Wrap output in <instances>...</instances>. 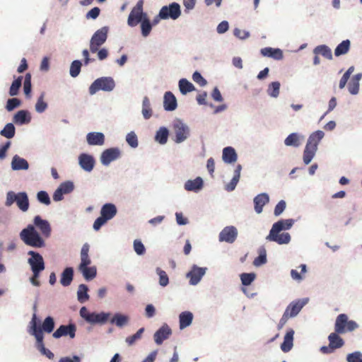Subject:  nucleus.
I'll return each mask as SVG.
<instances>
[{
    "label": "nucleus",
    "instance_id": "f257e3e1",
    "mask_svg": "<svg viewBox=\"0 0 362 362\" xmlns=\"http://www.w3.org/2000/svg\"><path fill=\"white\" fill-rule=\"evenodd\" d=\"M20 238L25 245L33 247H42L45 245V240L31 224L21 230Z\"/></svg>",
    "mask_w": 362,
    "mask_h": 362
},
{
    "label": "nucleus",
    "instance_id": "f03ea898",
    "mask_svg": "<svg viewBox=\"0 0 362 362\" xmlns=\"http://www.w3.org/2000/svg\"><path fill=\"white\" fill-rule=\"evenodd\" d=\"M14 202L16 203L18 209L23 212L27 211L29 209V199L27 193L25 192L18 193H15L13 191L8 192L5 205L11 206Z\"/></svg>",
    "mask_w": 362,
    "mask_h": 362
},
{
    "label": "nucleus",
    "instance_id": "7ed1b4c3",
    "mask_svg": "<svg viewBox=\"0 0 362 362\" xmlns=\"http://www.w3.org/2000/svg\"><path fill=\"white\" fill-rule=\"evenodd\" d=\"M117 214V208L113 204H104L100 210V216L96 218L93 223L95 230H98L109 220L112 219Z\"/></svg>",
    "mask_w": 362,
    "mask_h": 362
},
{
    "label": "nucleus",
    "instance_id": "20e7f679",
    "mask_svg": "<svg viewBox=\"0 0 362 362\" xmlns=\"http://www.w3.org/2000/svg\"><path fill=\"white\" fill-rule=\"evenodd\" d=\"M115 86V81L112 77H100L94 81L89 87V93L93 95L99 90L111 91Z\"/></svg>",
    "mask_w": 362,
    "mask_h": 362
},
{
    "label": "nucleus",
    "instance_id": "39448f33",
    "mask_svg": "<svg viewBox=\"0 0 362 362\" xmlns=\"http://www.w3.org/2000/svg\"><path fill=\"white\" fill-rule=\"evenodd\" d=\"M108 28L105 26L98 30L90 41V50L92 53L98 51L99 47L103 45L107 38Z\"/></svg>",
    "mask_w": 362,
    "mask_h": 362
},
{
    "label": "nucleus",
    "instance_id": "423d86ee",
    "mask_svg": "<svg viewBox=\"0 0 362 362\" xmlns=\"http://www.w3.org/2000/svg\"><path fill=\"white\" fill-rule=\"evenodd\" d=\"M30 334L33 335L36 339L37 348L42 352L45 351V344L43 342L44 335L42 332V329L37 325V319L35 313L33 314L31 321L30 322Z\"/></svg>",
    "mask_w": 362,
    "mask_h": 362
},
{
    "label": "nucleus",
    "instance_id": "0eeeda50",
    "mask_svg": "<svg viewBox=\"0 0 362 362\" xmlns=\"http://www.w3.org/2000/svg\"><path fill=\"white\" fill-rule=\"evenodd\" d=\"M143 0H139L136 5L131 11L128 17V25L131 27L136 26L144 18L147 17V14L143 12Z\"/></svg>",
    "mask_w": 362,
    "mask_h": 362
},
{
    "label": "nucleus",
    "instance_id": "6e6552de",
    "mask_svg": "<svg viewBox=\"0 0 362 362\" xmlns=\"http://www.w3.org/2000/svg\"><path fill=\"white\" fill-rule=\"evenodd\" d=\"M181 14L180 6L177 3L173 2L169 6H163L158 17L160 19H177Z\"/></svg>",
    "mask_w": 362,
    "mask_h": 362
},
{
    "label": "nucleus",
    "instance_id": "1a4fd4ad",
    "mask_svg": "<svg viewBox=\"0 0 362 362\" xmlns=\"http://www.w3.org/2000/svg\"><path fill=\"white\" fill-rule=\"evenodd\" d=\"M173 129L175 134V141L180 143L185 141L189 136V128L181 120L177 119L174 122Z\"/></svg>",
    "mask_w": 362,
    "mask_h": 362
},
{
    "label": "nucleus",
    "instance_id": "9d476101",
    "mask_svg": "<svg viewBox=\"0 0 362 362\" xmlns=\"http://www.w3.org/2000/svg\"><path fill=\"white\" fill-rule=\"evenodd\" d=\"M28 254L31 256L28 262L32 272H41L43 271L45 267L42 255L34 251H29Z\"/></svg>",
    "mask_w": 362,
    "mask_h": 362
},
{
    "label": "nucleus",
    "instance_id": "9b49d317",
    "mask_svg": "<svg viewBox=\"0 0 362 362\" xmlns=\"http://www.w3.org/2000/svg\"><path fill=\"white\" fill-rule=\"evenodd\" d=\"M120 156L121 152L118 148H110L102 153L100 161L103 165H108L112 161L119 158Z\"/></svg>",
    "mask_w": 362,
    "mask_h": 362
},
{
    "label": "nucleus",
    "instance_id": "f8f14e48",
    "mask_svg": "<svg viewBox=\"0 0 362 362\" xmlns=\"http://www.w3.org/2000/svg\"><path fill=\"white\" fill-rule=\"evenodd\" d=\"M238 236V230L234 226H226L219 233L218 239L221 242L233 243Z\"/></svg>",
    "mask_w": 362,
    "mask_h": 362
},
{
    "label": "nucleus",
    "instance_id": "ddd939ff",
    "mask_svg": "<svg viewBox=\"0 0 362 362\" xmlns=\"http://www.w3.org/2000/svg\"><path fill=\"white\" fill-rule=\"evenodd\" d=\"M76 327L74 324L68 325H61L52 334L55 339H59L64 336H69L73 339L76 336Z\"/></svg>",
    "mask_w": 362,
    "mask_h": 362
},
{
    "label": "nucleus",
    "instance_id": "4468645a",
    "mask_svg": "<svg viewBox=\"0 0 362 362\" xmlns=\"http://www.w3.org/2000/svg\"><path fill=\"white\" fill-rule=\"evenodd\" d=\"M34 225L40 230L42 236L48 238L51 234V226L47 220L42 219L40 216H35Z\"/></svg>",
    "mask_w": 362,
    "mask_h": 362
},
{
    "label": "nucleus",
    "instance_id": "2eb2a0df",
    "mask_svg": "<svg viewBox=\"0 0 362 362\" xmlns=\"http://www.w3.org/2000/svg\"><path fill=\"white\" fill-rule=\"evenodd\" d=\"M267 240L269 241H274L279 245L288 244L291 240V236L288 233H282L279 234V232H274L270 230L269 235L267 237Z\"/></svg>",
    "mask_w": 362,
    "mask_h": 362
},
{
    "label": "nucleus",
    "instance_id": "dca6fc26",
    "mask_svg": "<svg viewBox=\"0 0 362 362\" xmlns=\"http://www.w3.org/2000/svg\"><path fill=\"white\" fill-rule=\"evenodd\" d=\"M78 163L81 168L87 172H90L95 165L94 158L87 153H81L79 156Z\"/></svg>",
    "mask_w": 362,
    "mask_h": 362
},
{
    "label": "nucleus",
    "instance_id": "f3484780",
    "mask_svg": "<svg viewBox=\"0 0 362 362\" xmlns=\"http://www.w3.org/2000/svg\"><path fill=\"white\" fill-rule=\"evenodd\" d=\"M172 332L170 328L167 325H163L154 334V341L158 345H160L164 340L167 339L171 334Z\"/></svg>",
    "mask_w": 362,
    "mask_h": 362
},
{
    "label": "nucleus",
    "instance_id": "a211bd4d",
    "mask_svg": "<svg viewBox=\"0 0 362 362\" xmlns=\"http://www.w3.org/2000/svg\"><path fill=\"white\" fill-rule=\"evenodd\" d=\"M306 303L307 301L304 300L293 301L287 306L285 312L287 313L291 317H295L299 313Z\"/></svg>",
    "mask_w": 362,
    "mask_h": 362
},
{
    "label": "nucleus",
    "instance_id": "6ab92c4d",
    "mask_svg": "<svg viewBox=\"0 0 362 362\" xmlns=\"http://www.w3.org/2000/svg\"><path fill=\"white\" fill-rule=\"evenodd\" d=\"M260 53L264 57H271L276 60L283 59V52L279 48L264 47L260 50Z\"/></svg>",
    "mask_w": 362,
    "mask_h": 362
},
{
    "label": "nucleus",
    "instance_id": "aec40b11",
    "mask_svg": "<svg viewBox=\"0 0 362 362\" xmlns=\"http://www.w3.org/2000/svg\"><path fill=\"white\" fill-rule=\"evenodd\" d=\"M87 142L91 146H101L105 143V136L101 132H90L86 136Z\"/></svg>",
    "mask_w": 362,
    "mask_h": 362
},
{
    "label": "nucleus",
    "instance_id": "412c9836",
    "mask_svg": "<svg viewBox=\"0 0 362 362\" xmlns=\"http://www.w3.org/2000/svg\"><path fill=\"white\" fill-rule=\"evenodd\" d=\"M163 106L167 111H173L177 108L176 98L170 91L166 92L164 95Z\"/></svg>",
    "mask_w": 362,
    "mask_h": 362
},
{
    "label": "nucleus",
    "instance_id": "4be33fe9",
    "mask_svg": "<svg viewBox=\"0 0 362 362\" xmlns=\"http://www.w3.org/2000/svg\"><path fill=\"white\" fill-rule=\"evenodd\" d=\"M110 315V313L103 312L100 313H91V315L86 317V321L92 324H105L107 321Z\"/></svg>",
    "mask_w": 362,
    "mask_h": 362
},
{
    "label": "nucleus",
    "instance_id": "5701e85b",
    "mask_svg": "<svg viewBox=\"0 0 362 362\" xmlns=\"http://www.w3.org/2000/svg\"><path fill=\"white\" fill-rule=\"evenodd\" d=\"M269 201V195L266 193L258 194L254 198L255 210L257 214L262 211L263 206Z\"/></svg>",
    "mask_w": 362,
    "mask_h": 362
},
{
    "label": "nucleus",
    "instance_id": "b1692460",
    "mask_svg": "<svg viewBox=\"0 0 362 362\" xmlns=\"http://www.w3.org/2000/svg\"><path fill=\"white\" fill-rule=\"evenodd\" d=\"M348 322V317L346 314H340L337 317L334 331L337 333L343 334L346 332V327Z\"/></svg>",
    "mask_w": 362,
    "mask_h": 362
},
{
    "label": "nucleus",
    "instance_id": "393cba45",
    "mask_svg": "<svg viewBox=\"0 0 362 362\" xmlns=\"http://www.w3.org/2000/svg\"><path fill=\"white\" fill-rule=\"evenodd\" d=\"M294 223L293 219H282L273 224L271 230L274 232H281L283 230H288L291 228Z\"/></svg>",
    "mask_w": 362,
    "mask_h": 362
},
{
    "label": "nucleus",
    "instance_id": "a878e982",
    "mask_svg": "<svg viewBox=\"0 0 362 362\" xmlns=\"http://www.w3.org/2000/svg\"><path fill=\"white\" fill-rule=\"evenodd\" d=\"M324 132L322 131L318 130L313 132L308 138L306 146L310 148H313L315 149H317V145L321 141V139L324 137Z\"/></svg>",
    "mask_w": 362,
    "mask_h": 362
},
{
    "label": "nucleus",
    "instance_id": "bb28decb",
    "mask_svg": "<svg viewBox=\"0 0 362 362\" xmlns=\"http://www.w3.org/2000/svg\"><path fill=\"white\" fill-rule=\"evenodd\" d=\"M222 158L226 163H233L237 160L238 156L233 147L228 146L223 150Z\"/></svg>",
    "mask_w": 362,
    "mask_h": 362
},
{
    "label": "nucleus",
    "instance_id": "cd10ccee",
    "mask_svg": "<svg viewBox=\"0 0 362 362\" xmlns=\"http://www.w3.org/2000/svg\"><path fill=\"white\" fill-rule=\"evenodd\" d=\"M204 275V269L193 267V269L187 274L189 279V282L192 285H196L201 280Z\"/></svg>",
    "mask_w": 362,
    "mask_h": 362
},
{
    "label": "nucleus",
    "instance_id": "c85d7f7f",
    "mask_svg": "<svg viewBox=\"0 0 362 362\" xmlns=\"http://www.w3.org/2000/svg\"><path fill=\"white\" fill-rule=\"evenodd\" d=\"M294 331L290 329L288 331L284 336V341L281 344V349L282 351L286 353L288 352L293 347Z\"/></svg>",
    "mask_w": 362,
    "mask_h": 362
},
{
    "label": "nucleus",
    "instance_id": "c756f323",
    "mask_svg": "<svg viewBox=\"0 0 362 362\" xmlns=\"http://www.w3.org/2000/svg\"><path fill=\"white\" fill-rule=\"evenodd\" d=\"M11 167L14 170H28L29 164L25 159L16 155L13 157Z\"/></svg>",
    "mask_w": 362,
    "mask_h": 362
},
{
    "label": "nucleus",
    "instance_id": "7c9ffc66",
    "mask_svg": "<svg viewBox=\"0 0 362 362\" xmlns=\"http://www.w3.org/2000/svg\"><path fill=\"white\" fill-rule=\"evenodd\" d=\"M241 170H242V166H241V165L238 164L234 170V175H233L232 180L225 187V189L226 191L231 192L235 189L238 182H239L240 177Z\"/></svg>",
    "mask_w": 362,
    "mask_h": 362
},
{
    "label": "nucleus",
    "instance_id": "2f4dec72",
    "mask_svg": "<svg viewBox=\"0 0 362 362\" xmlns=\"http://www.w3.org/2000/svg\"><path fill=\"white\" fill-rule=\"evenodd\" d=\"M74 277V269L72 267H66L61 274L60 283L63 286H69Z\"/></svg>",
    "mask_w": 362,
    "mask_h": 362
},
{
    "label": "nucleus",
    "instance_id": "473e14b6",
    "mask_svg": "<svg viewBox=\"0 0 362 362\" xmlns=\"http://www.w3.org/2000/svg\"><path fill=\"white\" fill-rule=\"evenodd\" d=\"M203 185L202 178L200 177L192 180H187L185 184V189L187 191L197 192L200 190Z\"/></svg>",
    "mask_w": 362,
    "mask_h": 362
},
{
    "label": "nucleus",
    "instance_id": "72a5a7b5",
    "mask_svg": "<svg viewBox=\"0 0 362 362\" xmlns=\"http://www.w3.org/2000/svg\"><path fill=\"white\" fill-rule=\"evenodd\" d=\"M89 245L88 243H85L81 250V263L79 264L78 268H82L84 267H88L90 264L91 260L88 255L89 252Z\"/></svg>",
    "mask_w": 362,
    "mask_h": 362
},
{
    "label": "nucleus",
    "instance_id": "f704fd0d",
    "mask_svg": "<svg viewBox=\"0 0 362 362\" xmlns=\"http://www.w3.org/2000/svg\"><path fill=\"white\" fill-rule=\"evenodd\" d=\"M339 333L332 332L328 336L329 344L335 349L342 347L344 344V339L339 337Z\"/></svg>",
    "mask_w": 362,
    "mask_h": 362
},
{
    "label": "nucleus",
    "instance_id": "c9c22d12",
    "mask_svg": "<svg viewBox=\"0 0 362 362\" xmlns=\"http://www.w3.org/2000/svg\"><path fill=\"white\" fill-rule=\"evenodd\" d=\"M30 119V116L26 110H20L13 117V122L20 124L29 123Z\"/></svg>",
    "mask_w": 362,
    "mask_h": 362
},
{
    "label": "nucleus",
    "instance_id": "e433bc0d",
    "mask_svg": "<svg viewBox=\"0 0 362 362\" xmlns=\"http://www.w3.org/2000/svg\"><path fill=\"white\" fill-rule=\"evenodd\" d=\"M180 328L184 329L189 325L192 322L193 315L192 313L189 311L182 312L180 314Z\"/></svg>",
    "mask_w": 362,
    "mask_h": 362
},
{
    "label": "nucleus",
    "instance_id": "4c0bfd02",
    "mask_svg": "<svg viewBox=\"0 0 362 362\" xmlns=\"http://www.w3.org/2000/svg\"><path fill=\"white\" fill-rule=\"evenodd\" d=\"M351 42L349 40H343L334 49V55L339 57L346 54L350 49Z\"/></svg>",
    "mask_w": 362,
    "mask_h": 362
},
{
    "label": "nucleus",
    "instance_id": "58836bf2",
    "mask_svg": "<svg viewBox=\"0 0 362 362\" xmlns=\"http://www.w3.org/2000/svg\"><path fill=\"white\" fill-rule=\"evenodd\" d=\"M179 88L180 93L183 95L195 90L194 85L186 78H182L179 81Z\"/></svg>",
    "mask_w": 362,
    "mask_h": 362
},
{
    "label": "nucleus",
    "instance_id": "ea45409f",
    "mask_svg": "<svg viewBox=\"0 0 362 362\" xmlns=\"http://www.w3.org/2000/svg\"><path fill=\"white\" fill-rule=\"evenodd\" d=\"M79 271L83 274V277L88 280L93 279L97 274V270L95 267H84L78 268Z\"/></svg>",
    "mask_w": 362,
    "mask_h": 362
},
{
    "label": "nucleus",
    "instance_id": "a19ab883",
    "mask_svg": "<svg viewBox=\"0 0 362 362\" xmlns=\"http://www.w3.org/2000/svg\"><path fill=\"white\" fill-rule=\"evenodd\" d=\"M314 53L315 54H320L322 57H324L325 58L328 59H332L331 49L325 45L317 46L314 49Z\"/></svg>",
    "mask_w": 362,
    "mask_h": 362
},
{
    "label": "nucleus",
    "instance_id": "79ce46f5",
    "mask_svg": "<svg viewBox=\"0 0 362 362\" xmlns=\"http://www.w3.org/2000/svg\"><path fill=\"white\" fill-rule=\"evenodd\" d=\"M88 288L85 284H80L78 286V289L77 291V298L78 300L83 303L89 299V296L88 294Z\"/></svg>",
    "mask_w": 362,
    "mask_h": 362
},
{
    "label": "nucleus",
    "instance_id": "37998d69",
    "mask_svg": "<svg viewBox=\"0 0 362 362\" xmlns=\"http://www.w3.org/2000/svg\"><path fill=\"white\" fill-rule=\"evenodd\" d=\"M129 321V317L126 315L117 313L111 319L110 322L112 324H115L117 327H122L127 325Z\"/></svg>",
    "mask_w": 362,
    "mask_h": 362
},
{
    "label": "nucleus",
    "instance_id": "c03bdc74",
    "mask_svg": "<svg viewBox=\"0 0 362 362\" xmlns=\"http://www.w3.org/2000/svg\"><path fill=\"white\" fill-rule=\"evenodd\" d=\"M40 327V329H42V332L43 333V332H47V333H51L53 330H54V319L49 316V317H47L42 324V326H39Z\"/></svg>",
    "mask_w": 362,
    "mask_h": 362
},
{
    "label": "nucleus",
    "instance_id": "a18cd8bd",
    "mask_svg": "<svg viewBox=\"0 0 362 362\" xmlns=\"http://www.w3.org/2000/svg\"><path fill=\"white\" fill-rule=\"evenodd\" d=\"M142 115L146 119H148L152 116L150 100L147 97H144L143 99Z\"/></svg>",
    "mask_w": 362,
    "mask_h": 362
},
{
    "label": "nucleus",
    "instance_id": "49530a36",
    "mask_svg": "<svg viewBox=\"0 0 362 362\" xmlns=\"http://www.w3.org/2000/svg\"><path fill=\"white\" fill-rule=\"evenodd\" d=\"M168 130L165 127H161L157 132L156 140L160 144H165L168 141Z\"/></svg>",
    "mask_w": 362,
    "mask_h": 362
},
{
    "label": "nucleus",
    "instance_id": "de8ad7c7",
    "mask_svg": "<svg viewBox=\"0 0 362 362\" xmlns=\"http://www.w3.org/2000/svg\"><path fill=\"white\" fill-rule=\"evenodd\" d=\"M316 151L317 150L313 148H310L305 146L303 152V162L305 165H308L311 162L312 159L313 158L316 153Z\"/></svg>",
    "mask_w": 362,
    "mask_h": 362
},
{
    "label": "nucleus",
    "instance_id": "09e8293b",
    "mask_svg": "<svg viewBox=\"0 0 362 362\" xmlns=\"http://www.w3.org/2000/svg\"><path fill=\"white\" fill-rule=\"evenodd\" d=\"M45 93L44 92L42 93L35 104V110L39 113L45 112L47 108V104L45 101Z\"/></svg>",
    "mask_w": 362,
    "mask_h": 362
},
{
    "label": "nucleus",
    "instance_id": "8fccbe9b",
    "mask_svg": "<svg viewBox=\"0 0 362 362\" xmlns=\"http://www.w3.org/2000/svg\"><path fill=\"white\" fill-rule=\"evenodd\" d=\"M1 135L7 138L11 139L15 135V127L13 124H7L0 132Z\"/></svg>",
    "mask_w": 362,
    "mask_h": 362
},
{
    "label": "nucleus",
    "instance_id": "3c124183",
    "mask_svg": "<svg viewBox=\"0 0 362 362\" xmlns=\"http://www.w3.org/2000/svg\"><path fill=\"white\" fill-rule=\"evenodd\" d=\"M22 80L23 77L19 76L13 81L9 89V95L11 96H15L18 93L19 88L22 84Z\"/></svg>",
    "mask_w": 362,
    "mask_h": 362
},
{
    "label": "nucleus",
    "instance_id": "603ef678",
    "mask_svg": "<svg viewBox=\"0 0 362 362\" xmlns=\"http://www.w3.org/2000/svg\"><path fill=\"white\" fill-rule=\"evenodd\" d=\"M284 144L286 146H298L300 145V143L298 134L296 133H292L289 134L284 140Z\"/></svg>",
    "mask_w": 362,
    "mask_h": 362
},
{
    "label": "nucleus",
    "instance_id": "864d4df0",
    "mask_svg": "<svg viewBox=\"0 0 362 362\" xmlns=\"http://www.w3.org/2000/svg\"><path fill=\"white\" fill-rule=\"evenodd\" d=\"M279 89L280 83L278 81H274L269 84L267 92L270 96L276 98L279 95Z\"/></svg>",
    "mask_w": 362,
    "mask_h": 362
},
{
    "label": "nucleus",
    "instance_id": "5fc2aeb1",
    "mask_svg": "<svg viewBox=\"0 0 362 362\" xmlns=\"http://www.w3.org/2000/svg\"><path fill=\"white\" fill-rule=\"evenodd\" d=\"M140 23H141V33H142L143 36H144V37L148 36L152 29V26H151V24L150 23V21H149L148 16L146 18H144V20L142 21H141Z\"/></svg>",
    "mask_w": 362,
    "mask_h": 362
},
{
    "label": "nucleus",
    "instance_id": "6e6d98bb",
    "mask_svg": "<svg viewBox=\"0 0 362 362\" xmlns=\"http://www.w3.org/2000/svg\"><path fill=\"white\" fill-rule=\"evenodd\" d=\"M144 328H140L134 334L129 336L126 338V342L129 345H133L136 341L140 339L142 337V334L144 332Z\"/></svg>",
    "mask_w": 362,
    "mask_h": 362
},
{
    "label": "nucleus",
    "instance_id": "4d7b16f0",
    "mask_svg": "<svg viewBox=\"0 0 362 362\" xmlns=\"http://www.w3.org/2000/svg\"><path fill=\"white\" fill-rule=\"evenodd\" d=\"M156 273L159 276V284L161 286H166L169 283V279L166 272L158 267Z\"/></svg>",
    "mask_w": 362,
    "mask_h": 362
},
{
    "label": "nucleus",
    "instance_id": "13d9d810",
    "mask_svg": "<svg viewBox=\"0 0 362 362\" xmlns=\"http://www.w3.org/2000/svg\"><path fill=\"white\" fill-rule=\"evenodd\" d=\"M81 65V62L79 60H75L71 63L70 66V75L72 77L75 78L79 74Z\"/></svg>",
    "mask_w": 362,
    "mask_h": 362
},
{
    "label": "nucleus",
    "instance_id": "bf43d9fd",
    "mask_svg": "<svg viewBox=\"0 0 362 362\" xmlns=\"http://www.w3.org/2000/svg\"><path fill=\"white\" fill-rule=\"evenodd\" d=\"M255 279L254 273H243L240 275V279L243 285H250Z\"/></svg>",
    "mask_w": 362,
    "mask_h": 362
},
{
    "label": "nucleus",
    "instance_id": "052dcab7",
    "mask_svg": "<svg viewBox=\"0 0 362 362\" xmlns=\"http://www.w3.org/2000/svg\"><path fill=\"white\" fill-rule=\"evenodd\" d=\"M126 141L127 144L132 148H136L138 146L137 136L134 132H131L127 134L126 136Z\"/></svg>",
    "mask_w": 362,
    "mask_h": 362
},
{
    "label": "nucleus",
    "instance_id": "680f3d73",
    "mask_svg": "<svg viewBox=\"0 0 362 362\" xmlns=\"http://www.w3.org/2000/svg\"><path fill=\"white\" fill-rule=\"evenodd\" d=\"M37 199L40 203L45 205H49L51 203L49 194L45 191H40L37 192Z\"/></svg>",
    "mask_w": 362,
    "mask_h": 362
},
{
    "label": "nucleus",
    "instance_id": "e2e57ef3",
    "mask_svg": "<svg viewBox=\"0 0 362 362\" xmlns=\"http://www.w3.org/2000/svg\"><path fill=\"white\" fill-rule=\"evenodd\" d=\"M20 105L21 100L16 98H13L8 100L6 107L8 111H12L20 106Z\"/></svg>",
    "mask_w": 362,
    "mask_h": 362
},
{
    "label": "nucleus",
    "instance_id": "0e129e2a",
    "mask_svg": "<svg viewBox=\"0 0 362 362\" xmlns=\"http://www.w3.org/2000/svg\"><path fill=\"white\" fill-rule=\"evenodd\" d=\"M348 362H362V354L359 351H355L349 354L346 356Z\"/></svg>",
    "mask_w": 362,
    "mask_h": 362
},
{
    "label": "nucleus",
    "instance_id": "69168bd1",
    "mask_svg": "<svg viewBox=\"0 0 362 362\" xmlns=\"http://www.w3.org/2000/svg\"><path fill=\"white\" fill-rule=\"evenodd\" d=\"M59 188L62 189V191L63 192L64 194H69L74 190V185L72 182L66 181V182H62L59 185Z\"/></svg>",
    "mask_w": 362,
    "mask_h": 362
},
{
    "label": "nucleus",
    "instance_id": "338daca9",
    "mask_svg": "<svg viewBox=\"0 0 362 362\" xmlns=\"http://www.w3.org/2000/svg\"><path fill=\"white\" fill-rule=\"evenodd\" d=\"M134 250L139 255H144L146 251L144 244L139 240H135L134 241Z\"/></svg>",
    "mask_w": 362,
    "mask_h": 362
},
{
    "label": "nucleus",
    "instance_id": "774afa93",
    "mask_svg": "<svg viewBox=\"0 0 362 362\" xmlns=\"http://www.w3.org/2000/svg\"><path fill=\"white\" fill-rule=\"evenodd\" d=\"M23 90L26 95L31 92V75L30 74H27L25 76Z\"/></svg>",
    "mask_w": 362,
    "mask_h": 362
}]
</instances>
